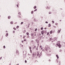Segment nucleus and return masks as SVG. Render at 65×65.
<instances>
[{"label": "nucleus", "mask_w": 65, "mask_h": 65, "mask_svg": "<svg viewBox=\"0 0 65 65\" xmlns=\"http://www.w3.org/2000/svg\"><path fill=\"white\" fill-rule=\"evenodd\" d=\"M58 47H59V48H61V47L62 46L61 45H60V41H59L58 42Z\"/></svg>", "instance_id": "f257e3e1"}, {"label": "nucleus", "mask_w": 65, "mask_h": 65, "mask_svg": "<svg viewBox=\"0 0 65 65\" xmlns=\"http://www.w3.org/2000/svg\"><path fill=\"white\" fill-rule=\"evenodd\" d=\"M49 48V47H48V46H47V45H46V47L45 48V49L46 51H47V50H48V49Z\"/></svg>", "instance_id": "f03ea898"}, {"label": "nucleus", "mask_w": 65, "mask_h": 65, "mask_svg": "<svg viewBox=\"0 0 65 65\" xmlns=\"http://www.w3.org/2000/svg\"><path fill=\"white\" fill-rule=\"evenodd\" d=\"M44 32H45V31L44 30H42L41 32V34L42 35H43L44 34Z\"/></svg>", "instance_id": "7ed1b4c3"}, {"label": "nucleus", "mask_w": 65, "mask_h": 65, "mask_svg": "<svg viewBox=\"0 0 65 65\" xmlns=\"http://www.w3.org/2000/svg\"><path fill=\"white\" fill-rule=\"evenodd\" d=\"M16 53L17 55H19V51L17 50L16 51Z\"/></svg>", "instance_id": "20e7f679"}, {"label": "nucleus", "mask_w": 65, "mask_h": 65, "mask_svg": "<svg viewBox=\"0 0 65 65\" xmlns=\"http://www.w3.org/2000/svg\"><path fill=\"white\" fill-rule=\"evenodd\" d=\"M58 43L57 44H56V46L57 47V46H58V45H59V43Z\"/></svg>", "instance_id": "39448f33"}, {"label": "nucleus", "mask_w": 65, "mask_h": 65, "mask_svg": "<svg viewBox=\"0 0 65 65\" xmlns=\"http://www.w3.org/2000/svg\"><path fill=\"white\" fill-rule=\"evenodd\" d=\"M50 34H52L53 33V31L51 30L50 32Z\"/></svg>", "instance_id": "423d86ee"}, {"label": "nucleus", "mask_w": 65, "mask_h": 65, "mask_svg": "<svg viewBox=\"0 0 65 65\" xmlns=\"http://www.w3.org/2000/svg\"><path fill=\"white\" fill-rule=\"evenodd\" d=\"M56 56L57 57V59H59V56H58V55H56Z\"/></svg>", "instance_id": "0eeeda50"}, {"label": "nucleus", "mask_w": 65, "mask_h": 65, "mask_svg": "<svg viewBox=\"0 0 65 65\" xmlns=\"http://www.w3.org/2000/svg\"><path fill=\"white\" fill-rule=\"evenodd\" d=\"M31 42L32 43H34V41L31 40Z\"/></svg>", "instance_id": "6e6552de"}, {"label": "nucleus", "mask_w": 65, "mask_h": 65, "mask_svg": "<svg viewBox=\"0 0 65 65\" xmlns=\"http://www.w3.org/2000/svg\"><path fill=\"white\" fill-rule=\"evenodd\" d=\"M13 21H11L10 23V24H13Z\"/></svg>", "instance_id": "1a4fd4ad"}, {"label": "nucleus", "mask_w": 65, "mask_h": 65, "mask_svg": "<svg viewBox=\"0 0 65 65\" xmlns=\"http://www.w3.org/2000/svg\"><path fill=\"white\" fill-rule=\"evenodd\" d=\"M51 24H49L48 25V27H51Z\"/></svg>", "instance_id": "9d476101"}, {"label": "nucleus", "mask_w": 65, "mask_h": 65, "mask_svg": "<svg viewBox=\"0 0 65 65\" xmlns=\"http://www.w3.org/2000/svg\"><path fill=\"white\" fill-rule=\"evenodd\" d=\"M8 33H7L6 34V37H7V36H8Z\"/></svg>", "instance_id": "9b49d317"}, {"label": "nucleus", "mask_w": 65, "mask_h": 65, "mask_svg": "<svg viewBox=\"0 0 65 65\" xmlns=\"http://www.w3.org/2000/svg\"><path fill=\"white\" fill-rule=\"evenodd\" d=\"M8 19H9L10 18V16H9L8 17Z\"/></svg>", "instance_id": "f8f14e48"}, {"label": "nucleus", "mask_w": 65, "mask_h": 65, "mask_svg": "<svg viewBox=\"0 0 65 65\" xmlns=\"http://www.w3.org/2000/svg\"><path fill=\"white\" fill-rule=\"evenodd\" d=\"M34 9H36V6H35L34 7Z\"/></svg>", "instance_id": "ddd939ff"}, {"label": "nucleus", "mask_w": 65, "mask_h": 65, "mask_svg": "<svg viewBox=\"0 0 65 65\" xmlns=\"http://www.w3.org/2000/svg\"><path fill=\"white\" fill-rule=\"evenodd\" d=\"M13 29L14 30H17V29L15 28V27H14L13 28Z\"/></svg>", "instance_id": "4468645a"}, {"label": "nucleus", "mask_w": 65, "mask_h": 65, "mask_svg": "<svg viewBox=\"0 0 65 65\" xmlns=\"http://www.w3.org/2000/svg\"><path fill=\"white\" fill-rule=\"evenodd\" d=\"M19 26H17V29H18V28H19Z\"/></svg>", "instance_id": "2eb2a0df"}, {"label": "nucleus", "mask_w": 65, "mask_h": 65, "mask_svg": "<svg viewBox=\"0 0 65 65\" xmlns=\"http://www.w3.org/2000/svg\"><path fill=\"white\" fill-rule=\"evenodd\" d=\"M37 56H40V54L38 53L37 54Z\"/></svg>", "instance_id": "dca6fc26"}, {"label": "nucleus", "mask_w": 65, "mask_h": 65, "mask_svg": "<svg viewBox=\"0 0 65 65\" xmlns=\"http://www.w3.org/2000/svg\"><path fill=\"white\" fill-rule=\"evenodd\" d=\"M26 34L27 35H29V33L28 32H27L26 33Z\"/></svg>", "instance_id": "f3484780"}, {"label": "nucleus", "mask_w": 65, "mask_h": 65, "mask_svg": "<svg viewBox=\"0 0 65 65\" xmlns=\"http://www.w3.org/2000/svg\"><path fill=\"white\" fill-rule=\"evenodd\" d=\"M24 23L23 22H21V25H22V24H23Z\"/></svg>", "instance_id": "a211bd4d"}, {"label": "nucleus", "mask_w": 65, "mask_h": 65, "mask_svg": "<svg viewBox=\"0 0 65 65\" xmlns=\"http://www.w3.org/2000/svg\"><path fill=\"white\" fill-rule=\"evenodd\" d=\"M30 51L31 53H32V50H30Z\"/></svg>", "instance_id": "6ab92c4d"}, {"label": "nucleus", "mask_w": 65, "mask_h": 65, "mask_svg": "<svg viewBox=\"0 0 65 65\" xmlns=\"http://www.w3.org/2000/svg\"><path fill=\"white\" fill-rule=\"evenodd\" d=\"M31 36H33V34L32 33V34H31Z\"/></svg>", "instance_id": "aec40b11"}, {"label": "nucleus", "mask_w": 65, "mask_h": 65, "mask_svg": "<svg viewBox=\"0 0 65 65\" xmlns=\"http://www.w3.org/2000/svg\"><path fill=\"white\" fill-rule=\"evenodd\" d=\"M37 11V9H36L34 10V11Z\"/></svg>", "instance_id": "412c9836"}, {"label": "nucleus", "mask_w": 65, "mask_h": 65, "mask_svg": "<svg viewBox=\"0 0 65 65\" xmlns=\"http://www.w3.org/2000/svg\"><path fill=\"white\" fill-rule=\"evenodd\" d=\"M20 15H21V14L20 12H19L18 13Z\"/></svg>", "instance_id": "4be33fe9"}, {"label": "nucleus", "mask_w": 65, "mask_h": 65, "mask_svg": "<svg viewBox=\"0 0 65 65\" xmlns=\"http://www.w3.org/2000/svg\"><path fill=\"white\" fill-rule=\"evenodd\" d=\"M37 28L35 30V31H37Z\"/></svg>", "instance_id": "5701e85b"}, {"label": "nucleus", "mask_w": 65, "mask_h": 65, "mask_svg": "<svg viewBox=\"0 0 65 65\" xmlns=\"http://www.w3.org/2000/svg\"><path fill=\"white\" fill-rule=\"evenodd\" d=\"M36 34L35 33V34H34V36H36Z\"/></svg>", "instance_id": "b1692460"}, {"label": "nucleus", "mask_w": 65, "mask_h": 65, "mask_svg": "<svg viewBox=\"0 0 65 65\" xmlns=\"http://www.w3.org/2000/svg\"><path fill=\"white\" fill-rule=\"evenodd\" d=\"M31 13H32V14L33 13V11H31Z\"/></svg>", "instance_id": "393cba45"}, {"label": "nucleus", "mask_w": 65, "mask_h": 65, "mask_svg": "<svg viewBox=\"0 0 65 65\" xmlns=\"http://www.w3.org/2000/svg\"><path fill=\"white\" fill-rule=\"evenodd\" d=\"M20 46H22V47H23V45H20Z\"/></svg>", "instance_id": "a878e982"}, {"label": "nucleus", "mask_w": 65, "mask_h": 65, "mask_svg": "<svg viewBox=\"0 0 65 65\" xmlns=\"http://www.w3.org/2000/svg\"><path fill=\"white\" fill-rule=\"evenodd\" d=\"M29 47V49H30V50L31 48V46H30Z\"/></svg>", "instance_id": "bb28decb"}, {"label": "nucleus", "mask_w": 65, "mask_h": 65, "mask_svg": "<svg viewBox=\"0 0 65 65\" xmlns=\"http://www.w3.org/2000/svg\"><path fill=\"white\" fill-rule=\"evenodd\" d=\"M32 49L33 50L34 49V47H32Z\"/></svg>", "instance_id": "cd10ccee"}, {"label": "nucleus", "mask_w": 65, "mask_h": 65, "mask_svg": "<svg viewBox=\"0 0 65 65\" xmlns=\"http://www.w3.org/2000/svg\"><path fill=\"white\" fill-rule=\"evenodd\" d=\"M60 30H59V31H58V33H60Z\"/></svg>", "instance_id": "c85d7f7f"}, {"label": "nucleus", "mask_w": 65, "mask_h": 65, "mask_svg": "<svg viewBox=\"0 0 65 65\" xmlns=\"http://www.w3.org/2000/svg\"><path fill=\"white\" fill-rule=\"evenodd\" d=\"M47 9H50V8H48V7H47L46 8Z\"/></svg>", "instance_id": "c756f323"}, {"label": "nucleus", "mask_w": 65, "mask_h": 65, "mask_svg": "<svg viewBox=\"0 0 65 65\" xmlns=\"http://www.w3.org/2000/svg\"><path fill=\"white\" fill-rule=\"evenodd\" d=\"M3 47L4 48H5V46H3Z\"/></svg>", "instance_id": "7c9ffc66"}, {"label": "nucleus", "mask_w": 65, "mask_h": 65, "mask_svg": "<svg viewBox=\"0 0 65 65\" xmlns=\"http://www.w3.org/2000/svg\"><path fill=\"white\" fill-rule=\"evenodd\" d=\"M52 22L53 23H54V21H52Z\"/></svg>", "instance_id": "2f4dec72"}, {"label": "nucleus", "mask_w": 65, "mask_h": 65, "mask_svg": "<svg viewBox=\"0 0 65 65\" xmlns=\"http://www.w3.org/2000/svg\"><path fill=\"white\" fill-rule=\"evenodd\" d=\"M17 6L18 7H19V5H17Z\"/></svg>", "instance_id": "473e14b6"}, {"label": "nucleus", "mask_w": 65, "mask_h": 65, "mask_svg": "<svg viewBox=\"0 0 65 65\" xmlns=\"http://www.w3.org/2000/svg\"><path fill=\"white\" fill-rule=\"evenodd\" d=\"M25 63H27V60H25Z\"/></svg>", "instance_id": "72a5a7b5"}, {"label": "nucleus", "mask_w": 65, "mask_h": 65, "mask_svg": "<svg viewBox=\"0 0 65 65\" xmlns=\"http://www.w3.org/2000/svg\"><path fill=\"white\" fill-rule=\"evenodd\" d=\"M41 30H43V27H41Z\"/></svg>", "instance_id": "f704fd0d"}, {"label": "nucleus", "mask_w": 65, "mask_h": 65, "mask_svg": "<svg viewBox=\"0 0 65 65\" xmlns=\"http://www.w3.org/2000/svg\"><path fill=\"white\" fill-rule=\"evenodd\" d=\"M45 23L47 24V23H48V22H47L46 21L45 22Z\"/></svg>", "instance_id": "c9c22d12"}, {"label": "nucleus", "mask_w": 65, "mask_h": 65, "mask_svg": "<svg viewBox=\"0 0 65 65\" xmlns=\"http://www.w3.org/2000/svg\"><path fill=\"white\" fill-rule=\"evenodd\" d=\"M13 33H14L15 32V31H13Z\"/></svg>", "instance_id": "e433bc0d"}, {"label": "nucleus", "mask_w": 65, "mask_h": 65, "mask_svg": "<svg viewBox=\"0 0 65 65\" xmlns=\"http://www.w3.org/2000/svg\"><path fill=\"white\" fill-rule=\"evenodd\" d=\"M49 34V32H47V35H48Z\"/></svg>", "instance_id": "4c0bfd02"}, {"label": "nucleus", "mask_w": 65, "mask_h": 65, "mask_svg": "<svg viewBox=\"0 0 65 65\" xmlns=\"http://www.w3.org/2000/svg\"><path fill=\"white\" fill-rule=\"evenodd\" d=\"M51 12H49V14H51Z\"/></svg>", "instance_id": "58836bf2"}, {"label": "nucleus", "mask_w": 65, "mask_h": 65, "mask_svg": "<svg viewBox=\"0 0 65 65\" xmlns=\"http://www.w3.org/2000/svg\"><path fill=\"white\" fill-rule=\"evenodd\" d=\"M26 39H24V41H26Z\"/></svg>", "instance_id": "ea45409f"}, {"label": "nucleus", "mask_w": 65, "mask_h": 65, "mask_svg": "<svg viewBox=\"0 0 65 65\" xmlns=\"http://www.w3.org/2000/svg\"><path fill=\"white\" fill-rule=\"evenodd\" d=\"M58 23H56L55 24L56 25H58Z\"/></svg>", "instance_id": "a19ab883"}, {"label": "nucleus", "mask_w": 65, "mask_h": 65, "mask_svg": "<svg viewBox=\"0 0 65 65\" xmlns=\"http://www.w3.org/2000/svg\"><path fill=\"white\" fill-rule=\"evenodd\" d=\"M37 53H38V54H39V52H37Z\"/></svg>", "instance_id": "79ce46f5"}, {"label": "nucleus", "mask_w": 65, "mask_h": 65, "mask_svg": "<svg viewBox=\"0 0 65 65\" xmlns=\"http://www.w3.org/2000/svg\"><path fill=\"white\" fill-rule=\"evenodd\" d=\"M51 55H50L49 54H48V56H50Z\"/></svg>", "instance_id": "37998d69"}, {"label": "nucleus", "mask_w": 65, "mask_h": 65, "mask_svg": "<svg viewBox=\"0 0 65 65\" xmlns=\"http://www.w3.org/2000/svg\"><path fill=\"white\" fill-rule=\"evenodd\" d=\"M40 48H41V47H42V46H40Z\"/></svg>", "instance_id": "c03bdc74"}, {"label": "nucleus", "mask_w": 65, "mask_h": 65, "mask_svg": "<svg viewBox=\"0 0 65 65\" xmlns=\"http://www.w3.org/2000/svg\"><path fill=\"white\" fill-rule=\"evenodd\" d=\"M36 50H37H37H38V48H36Z\"/></svg>", "instance_id": "a18cd8bd"}, {"label": "nucleus", "mask_w": 65, "mask_h": 65, "mask_svg": "<svg viewBox=\"0 0 65 65\" xmlns=\"http://www.w3.org/2000/svg\"><path fill=\"white\" fill-rule=\"evenodd\" d=\"M22 42H24V41H22Z\"/></svg>", "instance_id": "49530a36"}, {"label": "nucleus", "mask_w": 65, "mask_h": 65, "mask_svg": "<svg viewBox=\"0 0 65 65\" xmlns=\"http://www.w3.org/2000/svg\"><path fill=\"white\" fill-rule=\"evenodd\" d=\"M32 38H33H33H34V37H33Z\"/></svg>", "instance_id": "de8ad7c7"}, {"label": "nucleus", "mask_w": 65, "mask_h": 65, "mask_svg": "<svg viewBox=\"0 0 65 65\" xmlns=\"http://www.w3.org/2000/svg\"><path fill=\"white\" fill-rule=\"evenodd\" d=\"M59 21H60V22H61V20H59Z\"/></svg>", "instance_id": "09e8293b"}, {"label": "nucleus", "mask_w": 65, "mask_h": 65, "mask_svg": "<svg viewBox=\"0 0 65 65\" xmlns=\"http://www.w3.org/2000/svg\"><path fill=\"white\" fill-rule=\"evenodd\" d=\"M15 24H17V22H15Z\"/></svg>", "instance_id": "8fccbe9b"}, {"label": "nucleus", "mask_w": 65, "mask_h": 65, "mask_svg": "<svg viewBox=\"0 0 65 65\" xmlns=\"http://www.w3.org/2000/svg\"><path fill=\"white\" fill-rule=\"evenodd\" d=\"M20 37H22V35H20Z\"/></svg>", "instance_id": "3c124183"}, {"label": "nucleus", "mask_w": 65, "mask_h": 65, "mask_svg": "<svg viewBox=\"0 0 65 65\" xmlns=\"http://www.w3.org/2000/svg\"><path fill=\"white\" fill-rule=\"evenodd\" d=\"M6 32H7V30L6 31Z\"/></svg>", "instance_id": "603ef678"}, {"label": "nucleus", "mask_w": 65, "mask_h": 65, "mask_svg": "<svg viewBox=\"0 0 65 65\" xmlns=\"http://www.w3.org/2000/svg\"><path fill=\"white\" fill-rule=\"evenodd\" d=\"M2 58L1 57H0V60Z\"/></svg>", "instance_id": "864d4df0"}, {"label": "nucleus", "mask_w": 65, "mask_h": 65, "mask_svg": "<svg viewBox=\"0 0 65 65\" xmlns=\"http://www.w3.org/2000/svg\"><path fill=\"white\" fill-rule=\"evenodd\" d=\"M25 38V37H24L23 38Z\"/></svg>", "instance_id": "5fc2aeb1"}, {"label": "nucleus", "mask_w": 65, "mask_h": 65, "mask_svg": "<svg viewBox=\"0 0 65 65\" xmlns=\"http://www.w3.org/2000/svg\"><path fill=\"white\" fill-rule=\"evenodd\" d=\"M19 18H21V17H19Z\"/></svg>", "instance_id": "6e6d98bb"}, {"label": "nucleus", "mask_w": 65, "mask_h": 65, "mask_svg": "<svg viewBox=\"0 0 65 65\" xmlns=\"http://www.w3.org/2000/svg\"><path fill=\"white\" fill-rule=\"evenodd\" d=\"M38 45H39V44H38Z\"/></svg>", "instance_id": "4d7b16f0"}, {"label": "nucleus", "mask_w": 65, "mask_h": 65, "mask_svg": "<svg viewBox=\"0 0 65 65\" xmlns=\"http://www.w3.org/2000/svg\"><path fill=\"white\" fill-rule=\"evenodd\" d=\"M43 51H44V50H43Z\"/></svg>", "instance_id": "13d9d810"}, {"label": "nucleus", "mask_w": 65, "mask_h": 65, "mask_svg": "<svg viewBox=\"0 0 65 65\" xmlns=\"http://www.w3.org/2000/svg\"><path fill=\"white\" fill-rule=\"evenodd\" d=\"M33 56H34V54H33Z\"/></svg>", "instance_id": "bf43d9fd"}, {"label": "nucleus", "mask_w": 65, "mask_h": 65, "mask_svg": "<svg viewBox=\"0 0 65 65\" xmlns=\"http://www.w3.org/2000/svg\"><path fill=\"white\" fill-rule=\"evenodd\" d=\"M50 61V59H49V61Z\"/></svg>", "instance_id": "052dcab7"}, {"label": "nucleus", "mask_w": 65, "mask_h": 65, "mask_svg": "<svg viewBox=\"0 0 65 65\" xmlns=\"http://www.w3.org/2000/svg\"><path fill=\"white\" fill-rule=\"evenodd\" d=\"M45 32H46V31H44V33H45Z\"/></svg>", "instance_id": "680f3d73"}, {"label": "nucleus", "mask_w": 65, "mask_h": 65, "mask_svg": "<svg viewBox=\"0 0 65 65\" xmlns=\"http://www.w3.org/2000/svg\"><path fill=\"white\" fill-rule=\"evenodd\" d=\"M17 65H19V64H17Z\"/></svg>", "instance_id": "e2e57ef3"}, {"label": "nucleus", "mask_w": 65, "mask_h": 65, "mask_svg": "<svg viewBox=\"0 0 65 65\" xmlns=\"http://www.w3.org/2000/svg\"><path fill=\"white\" fill-rule=\"evenodd\" d=\"M35 47H36V46H35Z\"/></svg>", "instance_id": "0e129e2a"}, {"label": "nucleus", "mask_w": 65, "mask_h": 65, "mask_svg": "<svg viewBox=\"0 0 65 65\" xmlns=\"http://www.w3.org/2000/svg\"><path fill=\"white\" fill-rule=\"evenodd\" d=\"M9 65H11V64H9Z\"/></svg>", "instance_id": "69168bd1"}, {"label": "nucleus", "mask_w": 65, "mask_h": 65, "mask_svg": "<svg viewBox=\"0 0 65 65\" xmlns=\"http://www.w3.org/2000/svg\"><path fill=\"white\" fill-rule=\"evenodd\" d=\"M3 38V37H2V39Z\"/></svg>", "instance_id": "338daca9"}, {"label": "nucleus", "mask_w": 65, "mask_h": 65, "mask_svg": "<svg viewBox=\"0 0 65 65\" xmlns=\"http://www.w3.org/2000/svg\"><path fill=\"white\" fill-rule=\"evenodd\" d=\"M28 25H30V24H28Z\"/></svg>", "instance_id": "774afa93"}]
</instances>
